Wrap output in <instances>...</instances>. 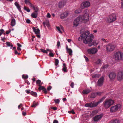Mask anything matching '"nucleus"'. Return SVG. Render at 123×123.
<instances>
[{"label": "nucleus", "mask_w": 123, "mask_h": 123, "mask_svg": "<svg viewBox=\"0 0 123 123\" xmlns=\"http://www.w3.org/2000/svg\"><path fill=\"white\" fill-rule=\"evenodd\" d=\"M90 33L88 31H86L82 34L79 37L78 40L80 41H83L85 44H88L89 46L92 45L95 46L98 44V41L97 40H94L91 43L92 40L93 39L94 36L92 34L89 35Z\"/></svg>", "instance_id": "1"}, {"label": "nucleus", "mask_w": 123, "mask_h": 123, "mask_svg": "<svg viewBox=\"0 0 123 123\" xmlns=\"http://www.w3.org/2000/svg\"><path fill=\"white\" fill-rule=\"evenodd\" d=\"M106 96H104L98 102L95 103L94 102H92L86 104L85 106L87 107H93L97 106L100 103L102 102L106 98Z\"/></svg>", "instance_id": "2"}, {"label": "nucleus", "mask_w": 123, "mask_h": 123, "mask_svg": "<svg viewBox=\"0 0 123 123\" xmlns=\"http://www.w3.org/2000/svg\"><path fill=\"white\" fill-rule=\"evenodd\" d=\"M114 103V100L111 99H109L105 100L103 104L104 108L106 109H107L113 105Z\"/></svg>", "instance_id": "3"}, {"label": "nucleus", "mask_w": 123, "mask_h": 123, "mask_svg": "<svg viewBox=\"0 0 123 123\" xmlns=\"http://www.w3.org/2000/svg\"><path fill=\"white\" fill-rule=\"evenodd\" d=\"M123 53L119 51L115 53L113 55V58L117 61L119 62L123 58Z\"/></svg>", "instance_id": "4"}, {"label": "nucleus", "mask_w": 123, "mask_h": 123, "mask_svg": "<svg viewBox=\"0 0 123 123\" xmlns=\"http://www.w3.org/2000/svg\"><path fill=\"white\" fill-rule=\"evenodd\" d=\"M121 105L120 104H117L115 105L112 106L110 108V111L111 113L116 112L121 107Z\"/></svg>", "instance_id": "5"}, {"label": "nucleus", "mask_w": 123, "mask_h": 123, "mask_svg": "<svg viewBox=\"0 0 123 123\" xmlns=\"http://www.w3.org/2000/svg\"><path fill=\"white\" fill-rule=\"evenodd\" d=\"M116 19V15L113 13L110 14L107 18V22L110 23L112 22L115 21Z\"/></svg>", "instance_id": "6"}, {"label": "nucleus", "mask_w": 123, "mask_h": 123, "mask_svg": "<svg viewBox=\"0 0 123 123\" xmlns=\"http://www.w3.org/2000/svg\"><path fill=\"white\" fill-rule=\"evenodd\" d=\"M115 47L114 45L112 44H109L106 46V50L108 52H112L115 49Z\"/></svg>", "instance_id": "7"}, {"label": "nucleus", "mask_w": 123, "mask_h": 123, "mask_svg": "<svg viewBox=\"0 0 123 123\" xmlns=\"http://www.w3.org/2000/svg\"><path fill=\"white\" fill-rule=\"evenodd\" d=\"M90 3L89 2L87 1L83 2L81 4L80 8L82 9L88 8L90 6Z\"/></svg>", "instance_id": "8"}, {"label": "nucleus", "mask_w": 123, "mask_h": 123, "mask_svg": "<svg viewBox=\"0 0 123 123\" xmlns=\"http://www.w3.org/2000/svg\"><path fill=\"white\" fill-rule=\"evenodd\" d=\"M97 49L94 48H91L87 50L88 53L91 55L97 53Z\"/></svg>", "instance_id": "9"}, {"label": "nucleus", "mask_w": 123, "mask_h": 123, "mask_svg": "<svg viewBox=\"0 0 123 123\" xmlns=\"http://www.w3.org/2000/svg\"><path fill=\"white\" fill-rule=\"evenodd\" d=\"M80 17L79 16L75 19L74 21V26H77L78 24L81 22Z\"/></svg>", "instance_id": "10"}, {"label": "nucleus", "mask_w": 123, "mask_h": 123, "mask_svg": "<svg viewBox=\"0 0 123 123\" xmlns=\"http://www.w3.org/2000/svg\"><path fill=\"white\" fill-rule=\"evenodd\" d=\"M34 32L36 34L37 36L39 38H40V36L39 35L40 33V31L39 29H37V27L35 28L34 27L32 28Z\"/></svg>", "instance_id": "11"}, {"label": "nucleus", "mask_w": 123, "mask_h": 123, "mask_svg": "<svg viewBox=\"0 0 123 123\" xmlns=\"http://www.w3.org/2000/svg\"><path fill=\"white\" fill-rule=\"evenodd\" d=\"M117 77L118 80L119 81H121L123 79V71L119 72Z\"/></svg>", "instance_id": "12"}, {"label": "nucleus", "mask_w": 123, "mask_h": 123, "mask_svg": "<svg viewBox=\"0 0 123 123\" xmlns=\"http://www.w3.org/2000/svg\"><path fill=\"white\" fill-rule=\"evenodd\" d=\"M104 78L103 77H101L97 81V85L99 86H101L104 82Z\"/></svg>", "instance_id": "13"}, {"label": "nucleus", "mask_w": 123, "mask_h": 123, "mask_svg": "<svg viewBox=\"0 0 123 123\" xmlns=\"http://www.w3.org/2000/svg\"><path fill=\"white\" fill-rule=\"evenodd\" d=\"M109 76L111 80H113L116 77V74L115 73L111 72L109 74Z\"/></svg>", "instance_id": "14"}, {"label": "nucleus", "mask_w": 123, "mask_h": 123, "mask_svg": "<svg viewBox=\"0 0 123 123\" xmlns=\"http://www.w3.org/2000/svg\"><path fill=\"white\" fill-rule=\"evenodd\" d=\"M103 116L102 114L97 115L95 116L94 118V121H97L101 120Z\"/></svg>", "instance_id": "15"}, {"label": "nucleus", "mask_w": 123, "mask_h": 123, "mask_svg": "<svg viewBox=\"0 0 123 123\" xmlns=\"http://www.w3.org/2000/svg\"><path fill=\"white\" fill-rule=\"evenodd\" d=\"M79 16L80 17V19L81 20L82 22L83 21H87L89 20V16H88V19H87L86 18V15H83L80 16Z\"/></svg>", "instance_id": "16"}, {"label": "nucleus", "mask_w": 123, "mask_h": 123, "mask_svg": "<svg viewBox=\"0 0 123 123\" xmlns=\"http://www.w3.org/2000/svg\"><path fill=\"white\" fill-rule=\"evenodd\" d=\"M39 90L40 91L41 90H42L46 94L47 93V92L46 88L43 86H41L40 85H39Z\"/></svg>", "instance_id": "17"}, {"label": "nucleus", "mask_w": 123, "mask_h": 123, "mask_svg": "<svg viewBox=\"0 0 123 123\" xmlns=\"http://www.w3.org/2000/svg\"><path fill=\"white\" fill-rule=\"evenodd\" d=\"M69 14L68 12L66 11L61 14L60 18L61 19H63L68 16Z\"/></svg>", "instance_id": "18"}, {"label": "nucleus", "mask_w": 123, "mask_h": 123, "mask_svg": "<svg viewBox=\"0 0 123 123\" xmlns=\"http://www.w3.org/2000/svg\"><path fill=\"white\" fill-rule=\"evenodd\" d=\"M66 49L68 53L70 55H71L72 54V51L70 48H68V46L67 45L66 46Z\"/></svg>", "instance_id": "19"}, {"label": "nucleus", "mask_w": 123, "mask_h": 123, "mask_svg": "<svg viewBox=\"0 0 123 123\" xmlns=\"http://www.w3.org/2000/svg\"><path fill=\"white\" fill-rule=\"evenodd\" d=\"M14 4L18 9V10L20 11H21V7L20 6L19 4H18L17 2H15L14 3Z\"/></svg>", "instance_id": "20"}, {"label": "nucleus", "mask_w": 123, "mask_h": 123, "mask_svg": "<svg viewBox=\"0 0 123 123\" xmlns=\"http://www.w3.org/2000/svg\"><path fill=\"white\" fill-rule=\"evenodd\" d=\"M120 121L117 119H115L112 120L109 123H120Z\"/></svg>", "instance_id": "21"}, {"label": "nucleus", "mask_w": 123, "mask_h": 123, "mask_svg": "<svg viewBox=\"0 0 123 123\" xmlns=\"http://www.w3.org/2000/svg\"><path fill=\"white\" fill-rule=\"evenodd\" d=\"M84 14L83 15H86V18L87 19H88V16H89L88 11L87 10H86L84 11Z\"/></svg>", "instance_id": "22"}, {"label": "nucleus", "mask_w": 123, "mask_h": 123, "mask_svg": "<svg viewBox=\"0 0 123 123\" xmlns=\"http://www.w3.org/2000/svg\"><path fill=\"white\" fill-rule=\"evenodd\" d=\"M37 15L38 12H34L31 14L32 17L34 18H36L37 16Z\"/></svg>", "instance_id": "23"}, {"label": "nucleus", "mask_w": 123, "mask_h": 123, "mask_svg": "<svg viewBox=\"0 0 123 123\" xmlns=\"http://www.w3.org/2000/svg\"><path fill=\"white\" fill-rule=\"evenodd\" d=\"M31 5V6L32 7L34 11V12H38L39 11V8L38 7L36 6L35 7L33 5Z\"/></svg>", "instance_id": "24"}, {"label": "nucleus", "mask_w": 123, "mask_h": 123, "mask_svg": "<svg viewBox=\"0 0 123 123\" xmlns=\"http://www.w3.org/2000/svg\"><path fill=\"white\" fill-rule=\"evenodd\" d=\"M16 24L15 20L14 18L12 19L11 21V25L12 26H14Z\"/></svg>", "instance_id": "25"}, {"label": "nucleus", "mask_w": 123, "mask_h": 123, "mask_svg": "<svg viewBox=\"0 0 123 123\" xmlns=\"http://www.w3.org/2000/svg\"><path fill=\"white\" fill-rule=\"evenodd\" d=\"M91 92V90L89 89H86L83 91V93L85 94H88Z\"/></svg>", "instance_id": "26"}, {"label": "nucleus", "mask_w": 123, "mask_h": 123, "mask_svg": "<svg viewBox=\"0 0 123 123\" xmlns=\"http://www.w3.org/2000/svg\"><path fill=\"white\" fill-rule=\"evenodd\" d=\"M64 5V3L63 2H60L58 4V7L60 8H61L63 7Z\"/></svg>", "instance_id": "27"}, {"label": "nucleus", "mask_w": 123, "mask_h": 123, "mask_svg": "<svg viewBox=\"0 0 123 123\" xmlns=\"http://www.w3.org/2000/svg\"><path fill=\"white\" fill-rule=\"evenodd\" d=\"M96 96V92H95L92 93L90 95V97L91 98H94Z\"/></svg>", "instance_id": "28"}, {"label": "nucleus", "mask_w": 123, "mask_h": 123, "mask_svg": "<svg viewBox=\"0 0 123 123\" xmlns=\"http://www.w3.org/2000/svg\"><path fill=\"white\" fill-rule=\"evenodd\" d=\"M95 63L97 65H101V62L100 59H98L95 62Z\"/></svg>", "instance_id": "29"}, {"label": "nucleus", "mask_w": 123, "mask_h": 123, "mask_svg": "<svg viewBox=\"0 0 123 123\" xmlns=\"http://www.w3.org/2000/svg\"><path fill=\"white\" fill-rule=\"evenodd\" d=\"M66 64L64 63L63 64V67L62 70L65 72H67V68L66 67Z\"/></svg>", "instance_id": "30"}, {"label": "nucleus", "mask_w": 123, "mask_h": 123, "mask_svg": "<svg viewBox=\"0 0 123 123\" xmlns=\"http://www.w3.org/2000/svg\"><path fill=\"white\" fill-rule=\"evenodd\" d=\"M100 76V74H95L93 75L92 76V78H98Z\"/></svg>", "instance_id": "31"}, {"label": "nucleus", "mask_w": 123, "mask_h": 123, "mask_svg": "<svg viewBox=\"0 0 123 123\" xmlns=\"http://www.w3.org/2000/svg\"><path fill=\"white\" fill-rule=\"evenodd\" d=\"M38 103H36L35 101H34L33 102L32 105L31 106L32 107H35L38 105Z\"/></svg>", "instance_id": "32"}, {"label": "nucleus", "mask_w": 123, "mask_h": 123, "mask_svg": "<svg viewBox=\"0 0 123 123\" xmlns=\"http://www.w3.org/2000/svg\"><path fill=\"white\" fill-rule=\"evenodd\" d=\"M81 11L80 9H78L76 10L75 11V13L76 14H77L80 13Z\"/></svg>", "instance_id": "33"}, {"label": "nucleus", "mask_w": 123, "mask_h": 123, "mask_svg": "<svg viewBox=\"0 0 123 123\" xmlns=\"http://www.w3.org/2000/svg\"><path fill=\"white\" fill-rule=\"evenodd\" d=\"M6 44L8 46H11V47H13V45L12 44L9 42H6Z\"/></svg>", "instance_id": "34"}, {"label": "nucleus", "mask_w": 123, "mask_h": 123, "mask_svg": "<svg viewBox=\"0 0 123 123\" xmlns=\"http://www.w3.org/2000/svg\"><path fill=\"white\" fill-rule=\"evenodd\" d=\"M59 63V60L57 59H55V66H57Z\"/></svg>", "instance_id": "35"}, {"label": "nucleus", "mask_w": 123, "mask_h": 123, "mask_svg": "<svg viewBox=\"0 0 123 123\" xmlns=\"http://www.w3.org/2000/svg\"><path fill=\"white\" fill-rule=\"evenodd\" d=\"M96 96L97 95L100 96V95L103 92H96Z\"/></svg>", "instance_id": "36"}, {"label": "nucleus", "mask_w": 123, "mask_h": 123, "mask_svg": "<svg viewBox=\"0 0 123 123\" xmlns=\"http://www.w3.org/2000/svg\"><path fill=\"white\" fill-rule=\"evenodd\" d=\"M28 77V76L27 75H25L23 74L22 76V78L24 79H27Z\"/></svg>", "instance_id": "37"}, {"label": "nucleus", "mask_w": 123, "mask_h": 123, "mask_svg": "<svg viewBox=\"0 0 123 123\" xmlns=\"http://www.w3.org/2000/svg\"><path fill=\"white\" fill-rule=\"evenodd\" d=\"M40 50L41 51L45 53H47L48 52L47 50L43 49H40Z\"/></svg>", "instance_id": "38"}, {"label": "nucleus", "mask_w": 123, "mask_h": 123, "mask_svg": "<svg viewBox=\"0 0 123 123\" xmlns=\"http://www.w3.org/2000/svg\"><path fill=\"white\" fill-rule=\"evenodd\" d=\"M56 28L57 29L58 31L60 33H62V32L61 31V30L60 29V28L59 27L56 26Z\"/></svg>", "instance_id": "39"}, {"label": "nucleus", "mask_w": 123, "mask_h": 123, "mask_svg": "<svg viewBox=\"0 0 123 123\" xmlns=\"http://www.w3.org/2000/svg\"><path fill=\"white\" fill-rule=\"evenodd\" d=\"M54 101L55 103L57 104H58L60 102V100L58 99H55L54 100Z\"/></svg>", "instance_id": "40"}, {"label": "nucleus", "mask_w": 123, "mask_h": 123, "mask_svg": "<svg viewBox=\"0 0 123 123\" xmlns=\"http://www.w3.org/2000/svg\"><path fill=\"white\" fill-rule=\"evenodd\" d=\"M84 58H85V60L86 62H88L89 61L88 58L85 55L84 56Z\"/></svg>", "instance_id": "41"}, {"label": "nucleus", "mask_w": 123, "mask_h": 123, "mask_svg": "<svg viewBox=\"0 0 123 123\" xmlns=\"http://www.w3.org/2000/svg\"><path fill=\"white\" fill-rule=\"evenodd\" d=\"M68 113L70 114L72 113L73 114H74L75 113V112L73 110L69 111Z\"/></svg>", "instance_id": "42"}, {"label": "nucleus", "mask_w": 123, "mask_h": 123, "mask_svg": "<svg viewBox=\"0 0 123 123\" xmlns=\"http://www.w3.org/2000/svg\"><path fill=\"white\" fill-rule=\"evenodd\" d=\"M25 2L26 4H31L29 1L27 0H25Z\"/></svg>", "instance_id": "43"}, {"label": "nucleus", "mask_w": 123, "mask_h": 123, "mask_svg": "<svg viewBox=\"0 0 123 123\" xmlns=\"http://www.w3.org/2000/svg\"><path fill=\"white\" fill-rule=\"evenodd\" d=\"M41 82V80H38L36 81V83L37 84H40Z\"/></svg>", "instance_id": "44"}, {"label": "nucleus", "mask_w": 123, "mask_h": 123, "mask_svg": "<svg viewBox=\"0 0 123 123\" xmlns=\"http://www.w3.org/2000/svg\"><path fill=\"white\" fill-rule=\"evenodd\" d=\"M49 55L51 57H53L54 56V55L52 52H50L49 54Z\"/></svg>", "instance_id": "45"}, {"label": "nucleus", "mask_w": 123, "mask_h": 123, "mask_svg": "<svg viewBox=\"0 0 123 123\" xmlns=\"http://www.w3.org/2000/svg\"><path fill=\"white\" fill-rule=\"evenodd\" d=\"M74 84L73 82H72L70 86L72 88H74Z\"/></svg>", "instance_id": "46"}, {"label": "nucleus", "mask_w": 123, "mask_h": 123, "mask_svg": "<svg viewBox=\"0 0 123 123\" xmlns=\"http://www.w3.org/2000/svg\"><path fill=\"white\" fill-rule=\"evenodd\" d=\"M47 17L48 18H50L51 17V15L49 13H48L47 14Z\"/></svg>", "instance_id": "47"}, {"label": "nucleus", "mask_w": 123, "mask_h": 123, "mask_svg": "<svg viewBox=\"0 0 123 123\" xmlns=\"http://www.w3.org/2000/svg\"><path fill=\"white\" fill-rule=\"evenodd\" d=\"M51 88L52 87L51 86H49L47 88V89L49 91L51 89Z\"/></svg>", "instance_id": "48"}, {"label": "nucleus", "mask_w": 123, "mask_h": 123, "mask_svg": "<svg viewBox=\"0 0 123 123\" xmlns=\"http://www.w3.org/2000/svg\"><path fill=\"white\" fill-rule=\"evenodd\" d=\"M58 121L56 120H54L53 122V123H58Z\"/></svg>", "instance_id": "49"}, {"label": "nucleus", "mask_w": 123, "mask_h": 123, "mask_svg": "<svg viewBox=\"0 0 123 123\" xmlns=\"http://www.w3.org/2000/svg\"><path fill=\"white\" fill-rule=\"evenodd\" d=\"M108 67V65H106L104 66L103 67H102V68H106L107 67Z\"/></svg>", "instance_id": "50"}, {"label": "nucleus", "mask_w": 123, "mask_h": 123, "mask_svg": "<svg viewBox=\"0 0 123 123\" xmlns=\"http://www.w3.org/2000/svg\"><path fill=\"white\" fill-rule=\"evenodd\" d=\"M33 95L35 97H37V94L36 92H35L34 93H33Z\"/></svg>", "instance_id": "51"}, {"label": "nucleus", "mask_w": 123, "mask_h": 123, "mask_svg": "<svg viewBox=\"0 0 123 123\" xmlns=\"http://www.w3.org/2000/svg\"><path fill=\"white\" fill-rule=\"evenodd\" d=\"M60 42L59 41H58L57 43V46L58 47L60 46Z\"/></svg>", "instance_id": "52"}, {"label": "nucleus", "mask_w": 123, "mask_h": 123, "mask_svg": "<svg viewBox=\"0 0 123 123\" xmlns=\"http://www.w3.org/2000/svg\"><path fill=\"white\" fill-rule=\"evenodd\" d=\"M26 22L28 23H29L30 22V21L29 19H27L26 20Z\"/></svg>", "instance_id": "53"}, {"label": "nucleus", "mask_w": 123, "mask_h": 123, "mask_svg": "<svg viewBox=\"0 0 123 123\" xmlns=\"http://www.w3.org/2000/svg\"><path fill=\"white\" fill-rule=\"evenodd\" d=\"M11 30H10L9 31H6V34H8L9 33H10L11 32Z\"/></svg>", "instance_id": "54"}, {"label": "nucleus", "mask_w": 123, "mask_h": 123, "mask_svg": "<svg viewBox=\"0 0 123 123\" xmlns=\"http://www.w3.org/2000/svg\"><path fill=\"white\" fill-rule=\"evenodd\" d=\"M25 91L26 92V93L27 94L30 93V90H27Z\"/></svg>", "instance_id": "55"}, {"label": "nucleus", "mask_w": 123, "mask_h": 123, "mask_svg": "<svg viewBox=\"0 0 123 123\" xmlns=\"http://www.w3.org/2000/svg\"><path fill=\"white\" fill-rule=\"evenodd\" d=\"M17 45L18 46V47H21V45L18 43H17Z\"/></svg>", "instance_id": "56"}, {"label": "nucleus", "mask_w": 123, "mask_h": 123, "mask_svg": "<svg viewBox=\"0 0 123 123\" xmlns=\"http://www.w3.org/2000/svg\"><path fill=\"white\" fill-rule=\"evenodd\" d=\"M15 53L16 54H18V55H19L20 54V53H18L17 52V51L16 50H15Z\"/></svg>", "instance_id": "57"}, {"label": "nucleus", "mask_w": 123, "mask_h": 123, "mask_svg": "<svg viewBox=\"0 0 123 123\" xmlns=\"http://www.w3.org/2000/svg\"><path fill=\"white\" fill-rule=\"evenodd\" d=\"M35 92H34L33 91H32L30 92V94L31 95H33Z\"/></svg>", "instance_id": "58"}, {"label": "nucleus", "mask_w": 123, "mask_h": 123, "mask_svg": "<svg viewBox=\"0 0 123 123\" xmlns=\"http://www.w3.org/2000/svg\"><path fill=\"white\" fill-rule=\"evenodd\" d=\"M20 47H18L17 48V49L18 50L20 51L21 50V49L20 48Z\"/></svg>", "instance_id": "59"}, {"label": "nucleus", "mask_w": 123, "mask_h": 123, "mask_svg": "<svg viewBox=\"0 0 123 123\" xmlns=\"http://www.w3.org/2000/svg\"><path fill=\"white\" fill-rule=\"evenodd\" d=\"M0 31L1 32V33H2V34L3 33V32L4 31V30L3 29L0 30Z\"/></svg>", "instance_id": "60"}, {"label": "nucleus", "mask_w": 123, "mask_h": 123, "mask_svg": "<svg viewBox=\"0 0 123 123\" xmlns=\"http://www.w3.org/2000/svg\"><path fill=\"white\" fill-rule=\"evenodd\" d=\"M52 108L54 110H56L57 109V108L55 107H53Z\"/></svg>", "instance_id": "61"}, {"label": "nucleus", "mask_w": 123, "mask_h": 123, "mask_svg": "<svg viewBox=\"0 0 123 123\" xmlns=\"http://www.w3.org/2000/svg\"><path fill=\"white\" fill-rule=\"evenodd\" d=\"M26 113L25 112H23L22 115L23 116H25L26 115Z\"/></svg>", "instance_id": "62"}, {"label": "nucleus", "mask_w": 123, "mask_h": 123, "mask_svg": "<svg viewBox=\"0 0 123 123\" xmlns=\"http://www.w3.org/2000/svg\"><path fill=\"white\" fill-rule=\"evenodd\" d=\"M121 8L123 9V2H121Z\"/></svg>", "instance_id": "63"}, {"label": "nucleus", "mask_w": 123, "mask_h": 123, "mask_svg": "<svg viewBox=\"0 0 123 123\" xmlns=\"http://www.w3.org/2000/svg\"><path fill=\"white\" fill-rule=\"evenodd\" d=\"M22 106V104H20V105H19L18 106V108L19 109L20 108V107H21Z\"/></svg>", "instance_id": "64"}]
</instances>
